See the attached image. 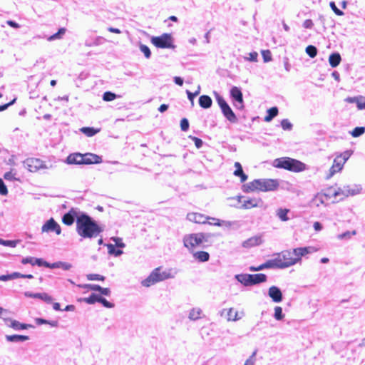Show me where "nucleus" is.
I'll list each match as a JSON object with an SVG mask.
<instances>
[{
  "label": "nucleus",
  "instance_id": "nucleus-59",
  "mask_svg": "<svg viewBox=\"0 0 365 365\" xmlns=\"http://www.w3.org/2000/svg\"><path fill=\"white\" fill-rule=\"evenodd\" d=\"M329 5H330V7L331 8V9L333 10V11L336 15H338V16L344 15V12L337 8V6H336V4L334 1H331Z\"/></svg>",
  "mask_w": 365,
  "mask_h": 365
},
{
  "label": "nucleus",
  "instance_id": "nucleus-51",
  "mask_svg": "<svg viewBox=\"0 0 365 365\" xmlns=\"http://www.w3.org/2000/svg\"><path fill=\"white\" fill-rule=\"evenodd\" d=\"M356 234V232L355 230L352 232L346 231L342 234H340L337 236V238L339 240H344V239H350L352 235H355Z\"/></svg>",
  "mask_w": 365,
  "mask_h": 365
},
{
  "label": "nucleus",
  "instance_id": "nucleus-26",
  "mask_svg": "<svg viewBox=\"0 0 365 365\" xmlns=\"http://www.w3.org/2000/svg\"><path fill=\"white\" fill-rule=\"evenodd\" d=\"M235 278L244 286L248 287L250 284V274H239L235 276Z\"/></svg>",
  "mask_w": 365,
  "mask_h": 365
},
{
  "label": "nucleus",
  "instance_id": "nucleus-19",
  "mask_svg": "<svg viewBox=\"0 0 365 365\" xmlns=\"http://www.w3.org/2000/svg\"><path fill=\"white\" fill-rule=\"evenodd\" d=\"M83 157V165L98 164L102 161L101 157L93 153H86Z\"/></svg>",
  "mask_w": 365,
  "mask_h": 365
},
{
  "label": "nucleus",
  "instance_id": "nucleus-37",
  "mask_svg": "<svg viewBox=\"0 0 365 365\" xmlns=\"http://www.w3.org/2000/svg\"><path fill=\"white\" fill-rule=\"evenodd\" d=\"M241 319V317L238 316V312L234 310L233 308H230L227 311V320L228 321H237Z\"/></svg>",
  "mask_w": 365,
  "mask_h": 365
},
{
  "label": "nucleus",
  "instance_id": "nucleus-39",
  "mask_svg": "<svg viewBox=\"0 0 365 365\" xmlns=\"http://www.w3.org/2000/svg\"><path fill=\"white\" fill-rule=\"evenodd\" d=\"M265 269H271V267H270V264H269V262L268 260L257 267L250 266L249 267V270L251 272H257V271H261V270H263Z\"/></svg>",
  "mask_w": 365,
  "mask_h": 365
},
{
  "label": "nucleus",
  "instance_id": "nucleus-29",
  "mask_svg": "<svg viewBox=\"0 0 365 365\" xmlns=\"http://www.w3.org/2000/svg\"><path fill=\"white\" fill-rule=\"evenodd\" d=\"M6 339L8 341L10 342H19V341H25L29 339L28 336L25 335H6Z\"/></svg>",
  "mask_w": 365,
  "mask_h": 365
},
{
  "label": "nucleus",
  "instance_id": "nucleus-34",
  "mask_svg": "<svg viewBox=\"0 0 365 365\" xmlns=\"http://www.w3.org/2000/svg\"><path fill=\"white\" fill-rule=\"evenodd\" d=\"M278 114V108L272 107L267 110V115L264 117V121L270 122Z\"/></svg>",
  "mask_w": 365,
  "mask_h": 365
},
{
  "label": "nucleus",
  "instance_id": "nucleus-63",
  "mask_svg": "<svg viewBox=\"0 0 365 365\" xmlns=\"http://www.w3.org/2000/svg\"><path fill=\"white\" fill-rule=\"evenodd\" d=\"M4 178L6 180L13 181L16 180V178L15 177V174L13 173L11 171L7 172L4 175Z\"/></svg>",
  "mask_w": 365,
  "mask_h": 365
},
{
  "label": "nucleus",
  "instance_id": "nucleus-23",
  "mask_svg": "<svg viewBox=\"0 0 365 365\" xmlns=\"http://www.w3.org/2000/svg\"><path fill=\"white\" fill-rule=\"evenodd\" d=\"M235 170L233 174L235 176L240 177L241 182H244L247 180V175L243 172L241 164L239 162L235 163Z\"/></svg>",
  "mask_w": 365,
  "mask_h": 365
},
{
  "label": "nucleus",
  "instance_id": "nucleus-15",
  "mask_svg": "<svg viewBox=\"0 0 365 365\" xmlns=\"http://www.w3.org/2000/svg\"><path fill=\"white\" fill-rule=\"evenodd\" d=\"M81 212H78L75 209H71L68 212L66 213L62 217V222L66 225H71L75 220L79 216Z\"/></svg>",
  "mask_w": 365,
  "mask_h": 365
},
{
  "label": "nucleus",
  "instance_id": "nucleus-28",
  "mask_svg": "<svg viewBox=\"0 0 365 365\" xmlns=\"http://www.w3.org/2000/svg\"><path fill=\"white\" fill-rule=\"evenodd\" d=\"M80 131L88 137H93L101 131L100 128H94L93 127H82Z\"/></svg>",
  "mask_w": 365,
  "mask_h": 365
},
{
  "label": "nucleus",
  "instance_id": "nucleus-62",
  "mask_svg": "<svg viewBox=\"0 0 365 365\" xmlns=\"http://www.w3.org/2000/svg\"><path fill=\"white\" fill-rule=\"evenodd\" d=\"M180 128L182 131H187L189 128V122L187 119L182 118L180 121Z\"/></svg>",
  "mask_w": 365,
  "mask_h": 365
},
{
  "label": "nucleus",
  "instance_id": "nucleus-3",
  "mask_svg": "<svg viewBox=\"0 0 365 365\" xmlns=\"http://www.w3.org/2000/svg\"><path fill=\"white\" fill-rule=\"evenodd\" d=\"M279 187L277 180L274 179H256L243 185V191L246 192L261 191L269 192L277 190Z\"/></svg>",
  "mask_w": 365,
  "mask_h": 365
},
{
  "label": "nucleus",
  "instance_id": "nucleus-11",
  "mask_svg": "<svg viewBox=\"0 0 365 365\" xmlns=\"http://www.w3.org/2000/svg\"><path fill=\"white\" fill-rule=\"evenodd\" d=\"M159 271H160V267H157L153 269L149 276L141 282V284L143 287H149L160 282L158 274Z\"/></svg>",
  "mask_w": 365,
  "mask_h": 365
},
{
  "label": "nucleus",
  "instance_id": "nucleus-35",
  "mask_svg": "<svg viewBox=\"0 0 365 365\" xmlns=\"http://www.w3.org/2000/svg\"><path fill=\"white\" fill-rule=\"evenodd\" d=\"M35 322H36V324H38V325L49 324L52 327H57L58 325V322L56 320L48 321V320H46L44 319H41V318H36L35 319Z\"/></svg>",
  "mask_w": 365,
  "mask_h": 365
},
{
  "label": "nucleus",
  "instance_id": "nucleus-33",
  "mask_svg": "<svg viewBox=\"0 0 365 365\" xmlns=\"http://www.w3.org/2000/svg\"><path fill=\"white\" fill-rule=\"evenodd\" d=\"M193 256L196 259L201 262H207L210 258L209 253L205 251L196 252L194 253Z\"/></svg>",
  "mask_w": 365,
  "mask_h": 365
},
{
  "label": "nucleus",
  "instance_id": "nucleus-21",
  "mask_svg": "<svg viewBox=\"0 0 365 365\" xmlns=\"http://www.w3.org/2000/svg\"><path fill=\"white\" fill-rule=\"evenodd\" d=\"M360 190L361 188L357 185H354L353 187H351L349 185H346L341 187V194L346 197L349 195H355L359 194Z\"/></svg>",
  "mask_w": 365,
  "mask_h": 365
},
{
  "label": "nucleus",
  "instance_id": "nucleus-30",
  "mask_svg": "<svg viewBox=\"0 0 365 365\" xmlns=\"http://www.w3.org/2000/svg\"><path fill=\"white\" fill-rule=\"evenodd\" d=\"M202 312L200 308H198V307L192 308L189 312L188 318L191 321H196V320L200 319Z\"/></svg>",
  "mask_w": 365,
  "mask_h": 365
},
{
  "label": "nucleus",
  "instance_id": "nucleus-60",
  "mask_svg": "<svg viewBox=\"0 0 365 365\" xmlns=\"http://www.w3.org/2000/svg\"><path fill=\"white\" fill-rule=\"evenodd\" d=\"M35 259L36 258L35 257H24L21 260V263L23 264H30L31 265H35Z\"/></svg>",
  "mask_w": 365,
  "mask_h": 365
},
{
  "label": "nucleus",
  "instance_id": "nucleus-17",
  "mask_svg": "<svg viewBox=\"0 0 365 365\" xmlns=\"http://www.w3.org/2000/svg\"><path fill=\"white\" fill-rule=\"evenodd\" d=\"M187 218L190 222L199 224H204L208 220L207 216L197 212L188 213Z\"/></svg>",
  "mask_w": 365,
  "mask_h": 365
},
{
  "label": "nucleus",
  "instance_id": "nucleus-10",
  "mask_svg": "<svg viewBox=\"0 0 365 365\" xmlns=\"http://www.w3.org/2000/svg\"><path fill=\"white\" fill-rule=\"evenodd\" d=\"M3 320L7 327L12 328L15 331L27 329L28 328L33 327L31 324L21 323L17 320L8 317H3Z\"/></svg>",
  "mask_w": 365,
  "mask_h": 365
},
{
  "label": "nucleus",
  "instance_id": "nucleus-61",
  "mask_svg": "<svg viewBox=\"0 0 365 365\" xmlns=\"http://www.w3.org/2000/svg\"><path fill=\"white\" fill-rule=\"evenodd\" d=\"M8 193L7 187L4 184L2 179L0 178V194L1 195H6Z\"/></svg>",
  "mask_w": 365,
  "mask_h": 365
},
{
  "label": "nucleus",
  "instance_id": "nucleus-4",
  "mask_svg": "<svg viewBox=\"0 0 365 365\" xmlns=\"http://www.w3.org/2000/svg\"><path fill=\"white\" fill-rule=\"evenodd\" d=\"M273 165L277 168H283L293 172H301L306 168L305 164L302 162L287 157L275 159Z\"/></svg>",
  "mask_w": 365,
  "mask_h": 365
},
{
  "label": "nucleus",
  "instance_id": "nucleus-5",
  "mask_svg": "<svg viewBox=\"0 0 365 365\" xmlns=\"http://www.w3.org/2000/svg\"><path fill=\"white\" fill-rule=\"evenodd\" d=\"M216 101L221 109V111L223 115L232 123H235L237 122V118L236 115L232 111L230 106L228 103L225 101V99L219 95L217 93L215 92Z\"/></svg>",
  "mask_w": 365,
  "mask_h": 365
},
{
  "label": "nucleus",
  "instance_id": "nucleus-36",
  "mask_svg": "<svg viewBox=\"0 0 365 365\" xmlns=\"http://www.w3.org/2000/svg\"><path fill=\"white\" fill-rule=\"evenodd\" d=\"M66 29L65 28H61L58 32L48 37V41H52L56 39H61L63 36L66 34Z\"/></svg>",
  "mask_w": 365,
  "mask_h": 365
},
{
  "label": "nucleus",
  "instance_id": "nucleus-22",
  "mask_svg": "<svg viewBox=\"0 0 365 365\" xmlns=\"http://www.w3.org/2000/svg\"><path fill=\"white\" fill-rule=\"evenodd\" d=\"M274 258L272 259H269V262L271 267V269H285L284 264L282 261V258L279 253L274 255Z\"/></svg>",
  "mask_w": 365,
  "mask_h": 365
},
{
  "label": "nucleus",
  "instance_id": "nucleus-8",
  "mask_svg": "<svg viewBox=\"0 0 365 365\" xmlns=\"http://www.w3.org/2000/svg\"><path fill=\"white\" fill-rule=\"evenodd\" d=\"M24 167L30 172H37L41 169H48L51 166H47L45 163L38 158H28L24 162Z\"/></svg>",
  "mask_w": 365,
  "mask_h": 365
},
{
  "label": "nucleus",
  "instance_id": "nucleus-13",
  "mask_svg": "<svg viewBox=\"0 0 365 365\" xmlns=\"http://www.w3.org/2000/svg\"><path fill=\"white\" fill-rule=\"evenodd\" d=\"M41 231L43 232H55L56 235H60L61 229L60 225L53 218H51L42 226Z\"/></svg>",
  "mask_w": 365,
  "mask_h": 365
},
{
  "label": "nucleus",
  "instance_id": "nucleus-64",
  "mask_svg": "<svg viewBox=\"0 0 365 365\" xmlns=\"http://www.w3.org/2000/svg\"><path fill=\"white\" fill-rule=\"evenodd\" d=\"M256 352L255 351L252 356H250L245 362L244 365H254L255 362V356Z\"/></svg>",
  "mask_w": 365,
  "mask_h": 365
},
{
  "label": "nucleus",
  "instance_id": "nucleus-47",
  "mask_svg": "<svg viewBox=\"0 0 365 365\" xmlns=\"http://www.w3.org/2000/svg\"><path fill=\"white\" fill-rule=\"evenodd\" d=\"M351 155H352V151L346 150V151L343 152L342 153L339 154V155H337L336 157H338L339 158H341L342 163L345 164L346 160L351 157Z\"/></svg>",
  "mask_w": 365,
  "mask_h": 365
},
{
  "label": "nucleus",
  "instance_id": "nucleus-58",
  "mask_svg": "<svg viewBox=\"0 0 365 365\" xmlns=\"http://www.w3.org/2000/svg\"><path fill=\"white\" fill-rule=\"evenodd\" d=\"M357 105V108L359 110L365 108V98L363 96H359L358 101L355 102Z\"/></svg>",
  "mask_w": 365,
  "mask_h": 365
},
{
  "label": "nucleus",
  "instance_id": "nucleus-16",
  "mask_svg": "<svg viewBox=\"0 0 365 365\" xmlns=\"http://www.w3.org/2000/svg\"><path fill=\"white\" fill-rule=\"evenodd\" d=\"M268 294L274 302L279 303L282 300V292L280 289L276 286H272L269 287Z\"/></svg>",
  "mask_w": 365,
  "mask_h": 365
},
{
  "label": "nucleus",
  "instance_id": "nucleus-42",
  "mask_svg": "<svg viewBox=\"0 0 365 365\" xmlns=\"http://www.w3.org/2000/svg\"><path fill=\"white\" fill-rule=\"evenodd\" d=\"M108 251L110 255H113L116 257L120 256L123 254V251L121 250H116L115 246L112 244L107 245Z\"/></svg>",
  "mask_w": 365,
  "mask_h": 365
},
{
  "label": "nucleus",
  "instance_id": "nucleus-7",
  "mask_svg": "<svg viewBox=\"0 0 365 365\" xmlns=\"http://www.w3.org/2000/svg\"><path fill=\"white\" fill-rule=\"evenodd\" d=\"M205 236L202 233H195L186 235L183 238L185 247L192 249L202 243Z\"/></svg>",
  "mask_w": 365,
  "mask_h": 365
},
{
  "label": "nucleus",
  "instance_id": "nucleus-56",
  "mask_svg": "<svg viewBox=\"0 0 365 365\" xmlns=\"http://www.w3.org/2000/svg\"><path fill=\"white\" fill-rule=\"evenodd\" d=\"M262 55L264 62H269L272 61V53L269 50H263L262 51Z\"/></svg>",
  "mask_w": 365,
  "mask_h": 365
},
{
  "label": "nucleus",
  "instance_id": "nucleus-49",
  "mask_svg": "<svg viewBox=\"0 0 365 365\" xmlns=\"http://www.w3.org/2000/svg\"><path fill=\"white\" fill-rule=\"evenodd\" d=\"M117 96L110 91H106L103 95V99L105 101H111L116 98Z\"/></svg>",
  "mask_w": 365,
  "mask_h": 365
},
{
  "label": "nucleus",
  "instance_id": "nucleus-32",
  "mask_svg": "<svg viewBox=\"0 0 365 365\" xmlns=\"http://www.w3.org/2000/svg\"><path fill=\"white\" fill-rule=\"evenodd\" d=\"M72 267V264L65 262H56L51 263V269L61 268L63 270H69Z\"/></svg>",
  "mask_w": 365,
  "mask_h": 365
},
{
  "label": "nucleus",
  "instance_id": "nucleus-9",
  "mask_svg": "<svg viewBox=\"0 0 365 365\" xmlns=\"http://www.w3.org/2000/svg\"><path fill=\"white\" fill-rule=\"evenodd\" d=\"M230 96L235 101V107L237 109L242 110L244 108V101L241 90L237 86H233L230 90Z\"/></svg>",
  "mask_w": 365,
  "mask_h": 365
},
{
  "label": "nucleus",
  "instance_id": "nucleus-25",
  "mask_svg": "<svg viewBox=\"0 0 365 365\" xmlns=\"http://www.w3.org/2000/svg\"><path fill=\"white\" fill-rule=\"evenodd\" d=\"M212 98L207 95H202L199 98V105L202 108H209L212 106Z\"/></svg>",
  "mask_w": 365,
  "mask_h": 365
},
{
  "label": "nucleus",
  "instance_id": "nucleus-44",
  "mask_svg": "<svg viewBox=\"0 0 365 365\" xmlns=\"http://www.w3.org/2000/svg\"><path fill=\"white\" fill-rule=\"evenodd\" d=\"M36 299H39L43 300V302L50 304L53 301V298L48 295L47 293H37Z\"/></svg>",
  "mask_w": 365,
  "mask_h": 365
},
{
  "label": "nucleus",
  "instance_id": "nucleus-53",
  "mask_svg": "<svg viewBox=\"0 0 365 365\" xmlns=\"http://www.w3.org/2000/svg\"><path fill=\"white\" fill-rule=\"evenodd\" d=\"M281 125L284 130H291L293 126L288 119H283L281 121Z\"/></svg>",
  "mask_w": 365,
  "mask_h": 365
},
{
  "label": "nucleus",
  "instance_id": "nucleus-2",
  "mask_svg": "<svg viewBox=\"0 0 365 365\" xmlns=\"http://www.w3.org/2000/svg\"><path fill=\"white\" fill-rule=\"evenodd\" d=\"M312 250L311 247H297L293 250L282 251L279 254L286 269L300 263L302 257L311 253Z\"/></svg>",
  "mask_w": 365,
  "mask_h": 365
},
{
  "label": "nucleus",
  "instance_id": "nucleus-43",
  "mask_svg": "<svg viewBox=\"0 0 365 365\" xmlns=\"http://www.w3.org/2000/svg\"><path fill=\"white\" fill-rule=\"evenodd\" d=\"M98 294L93 293L88 297L83 298L82 301L88 304H93L98 300Z\"/></svg>",
  "mask_w": 365,
  "mask_h": 365
},
{
  "label": "nucleus",
  "instance_id": "nucleus-31",
  "mask_svg": "<svg viewBox=\"0 0 365 365\" xmlns=\"http://www.w3.org/2000/svg\"><path fill=\"white\" fill-rule=\"evenodd\" d=\"M341 56L339 53H333L329 57V63L332 68L336 67L341 62Z\"/></svg>",
  "mask_w": 365,
  "mask_h": 365
},
{
  "label": "nucleus",
  "instance_id": "nucleus-6",
  "mask_svg": "<svg viewBox=\"0 0 365 365\" xmlns=\"http://www.w3.org/2000/svg\"><path fill=\"white\" fill-rule=\"evenodd\" d=\"M152 43L157 48H174L173 40L170 34L165 33L160 36H153L151 38Z\"/></svg>",
  "mask_w": 365,
  "mask_h": 365
},
{
  "label": "nucleus",
  "instance_id": "nucleus-24",
  "mask_svg": "<svg viewBox=\"0 0 365 365\" xmlns=\"http://www.w3.org/2000/svg\"><path fill=\"white\" fill-rule=\"evenodd\" d=\"M251 279H250V284L251 286L257 284L262 282H264L267 281V276L264 274H250Z\"/></svg>",
  "mask_w": 365,
  "mask_h": 365
},
{
  "label": "nucleus",
  "instance_id": "nucleus-27",
  "mask_svg": "<svg viewBox=\"0 0 365 365\" xmlns=\"http://www.w3.org/2000/svg\"><path fill=\"white\" fill-rule=\"evenodd\" d=\"M289 212L290 210L289 209L280 207L277 210L276 215L281 221L286 222L289 220V217L287 215Z\"/></svg>",
  "mask_w": 365,
  "mask_h": 365
},
{
  "label": "nucleus",
  "instance_id": "nucleus-12",
  "mask_svg": "<svg viewBox=\"0 0 365 365\" xmlns=\"http://www.w3.org/2000/svg\"><path fill=\"white\" fill-rule=\"evenodd\" d=\"M243 197L241 196L238 197V200L242 202L241 207L243 209H251L253 207H261L263 204V201L260 198H250L244 200L242 201Z\"/></svg>",
  "mask_w": 365,
  "mask_h": 365
},
{
  "label": "nucleus",
  "instance_id": "nucleus-50",
  "mask_svg": "<svg viewBox=\"0 0 365 365\" xmlns=\"http://www.w3.org/2000/svg\"><path fill=\"white\" fill-rule=\"evenodd\" d=\"M365 132L364 127H356L351 132V134L353 137H359L364 134Z\"/></svg>",
  "mask_w": 365,
  "mask_h": 365
},
{
  "label": "nucleus",
  "instance_id": "nucleus-45",
  "mask_svg": "<svg viewBox=\"0 0 365 365\" xmlns=\"http://www.w3.org/2000/svg\"><path fill=\"white\" fill-rule=\"evenodd\" d=\"M212 220L214 221L213 222H210V224H213L214 225L217 226H227L230 227L232 225V222L230 221H224V220H220L219 219L216 218H212Z\"/></svg>",
  "mask_w": 365,
  "mask_h": 365
},
{
  "label": "nucleus",
  "instance_id": "nucleus-38",
  "mask_svg": "<svg viewBox=\"0 0 365 365\" xmlns=\"http://www.w3.org/2000/svg\"><path fill=\"white\" fill-rule=\"evenodd\" d=\"M158 274H159V278H160V282L174 277V274H172L170 269L164 270V271L160 270V271H159Z\"/></svg>",
  "mask_w": 365,
  "mask_h": 365
},
{
  "label": "nucleus",
  "instance_id": "nucleus-41",
  "mask_svg": "<svg viewBox=\"0 0 365 365\" xmlns=\"http://www.w3.org/2000/svg\"><path fill=\"white\" fill-rule=\"evenodd\" d=\"M284 314L282 312V308L281 307H274V318L277 321H281L284 319Z\"/></svg>",
  "mask_w": 365,
  "mask_h": 365
},
{
  "label": "nucleus",
  "instance_id": "nucleus-57",
  "mask_svg": "<svg viewBox=\"0 0 365 365\" xmlns=\"http://www.w3.org/2000/svg\"><path fill=\"white\" fill-rule=\"evenodd\" d=\"M87 279L88 280L103 281L105 279V277L98 274H89L87 275Z\"/></svg>",
  "mask_w": 365,
  "mask_h": 365
},
{
  "label": "nucleus",
  "instance_id": "nucleus-48",
  "mask_svg": "<svg viewBox=\"0 0 365 365\" xmlns=\"http://www.w3.org/2000/svg\"><path fill=\"white\" fill-rule=\"evenodd\" d=\"M19 241L17 240H4L3 239H0V245H2L4 246L10 247H15Z\"/></svg>",
  "mask_w": 365,
  "mask_h": 365
},
{
  "label": "nucleus",
  "instance_id": "nucleus-40",
  "mask_svg": "<svg viewBox=\"0 0 365 365\" xmlns=\"http://www.w3.org/2000/svg\"><path fill=\"white\" fill-rule=\"evenodd\" d=\"M327 196L324 194H317L313 199V202L318 207L321 204H324L327 200Z\"/></svg>",
  "mask_w": 365,
  "mask_h": 365
},
{
  "label": "nucleus",
  "instance_id": "nucleus-18",
  "mask_svg": "<svg viewBox=\"0 0 365 365\" xmlns=\"http://www.w3.org/2000/svg\"><path fill=\"white\" fill-rule=\"evenodd\" d=\"M83 154L72 153L66 158V163L69 165H83Z\"/></svg>",
  "mask_w": 365,
  "mask_h": 365
},
{
  "label": "nucleus",
  "instance_id": "nucleus-52",
  "mask_svg": "<svg viewBox=\"0 0 365 365\" xmlns=\"http://www.w3.org/2000/svg\"><path fill=\"white\" fill-rule=\"evenodd\" d=\"M98 300L97 301V302L101 303L105 307L112 308L114 307V304L113 303L108 302V300H106L105 298H103L101 295L98 296Z\"/></svg>",
  "mask_w": 365,
  "mask_h": 365
},
{
  "label": "nucleus",
  "instance_id": "nucleus-55",
  "mask_svg": "<svg viewBox=\"0 0 365 365\" xmlns=\"http://www.w3.org/2000/svg\"><path fill=\"white\" fill-rule=\"evenodd\" d=\"M35 265H38L39 267L43 266L48 268H51V263L44 261L41 258H36L35 259Z\"/></svg>",
  "mask_w": 365,
  "mask_h": 365
},
{
  "label": "nucleus",
  "instance_id": "nucleus-46",
  "mask_svg": "<svg viewBox=\"0 0 365 365\" xmlns=\"http://www.w3.org/2000/svg\"><path fill=\"white\" fill-rule=\"evenodd\" d=\"M306 53L311 58H314L317 54V49L314 46L309 45L306 48Z\"/></svg>",
  "mask_w": 365,
  "mask_h": 365
},
{
  "label": "nucleus",
  "instance_id": "nucleus-20",
  "mask_svg": "<svg viewBox=\"0 0 365 365\" xmlns=\"http://www.w3.org/2000/svg\"><path fill=\"white\" fill-rule=\"evenodd\" d=\"M262 243V239L259 236L252 237L242 242V247L245 248H250L259 245Z\"/></svg>",
  "mask_w": 365,
  "mask_h": 365
},
{
  "label": "nucleus",
  "instance_id": "nucleus-1",
  "mask_svg": "<svg viewBox=\"0 0 365 365\" xmlns=\"http://www.w3.org/2000/svg\"><path fill=\"white\" fill-rule=\"evenodd\" d=\"M104 228L86 213H80L76 220V232L83 238H95Z\"/></svg>",
  "mask_w": 365,
  "mask_h": 365
},
{
  "label": "nucleus",
  "instance_id": "nucleus-54",
  "mask_svg": "<svg viewBox=\"0 0 365 365\" xmlns=\"http://www.w3.org/2000/svg\"><path fill=\"white\" fill-rule=\"evenodd\" d=\"M140 50L141 52H143L144 53V56L146 58H149L150 57V56H151L150 50L146 45L140 44Z\"/></svg>",
  "mask_w": 365,
  "mask_h": 365
},
{
  "label": "nucleus",
  "instance_id": "nucleus-14",
  "mask_svg": "<svg viewBox=\"0 0 365 365\" xmlns=\"http://www.w3.org/2000/svg\"><path fill=\"white\" fill-rule=\"evenodd\" d=\"M344 165V163H342L341 158L336 157L334 159L332 166L330 168V169L329 170V173L327 174V179H330L336 173L340 172L342 170Z\"/></svg>",
  "mask_w": 365,
  "mask_h": 365
}]
</instances>
